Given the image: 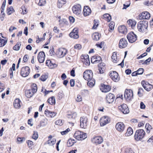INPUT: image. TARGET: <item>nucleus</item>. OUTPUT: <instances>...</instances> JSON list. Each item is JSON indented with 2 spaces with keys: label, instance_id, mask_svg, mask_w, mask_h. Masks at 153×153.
Listing matches in <instances>:
<instances>
[{
  "label": "nucleus",
  "instance_id": "nucleus-1",
  "mask_svg": "<svg viewBox=\"0 0 153 153\" xmlns=\"http://www.w3.org/2000/svg\"><path fill=\"white\" fill-rule=\"evenodd\" d=\"M148 23L147 22L142 21L139 22L137 24V28L139 31L144 33L147 31Z\"/></svg>",
  "mask_w": 153,
  "mask_h": 153
},
{
  "label": "nucleus",
  "instance_id": "nucleus-2",
  "mask_svg": "<svg viewBox=\"0 0 153 153\" xmlns=\"http://www.w3.org/2000/svg\"><path fill=\"white\" fill-rule=\"evenodd\" d=\"M74 136V137L79 140H84L87 137L86 133L79 131H76Z\"/></svg>",
  "mask_w": 153,
  "mask_h": 153
},
{
  "label": "nucleus",
  "instance_id": "nucleus-3",
  "mask_svg": "<svg viewBox=\"0 0 153 153\" xmlns=\"http://www.w3.org/2000/svg\"><path fill=\"white\" fill-rule=\"evenodd\" d=\"M145 132L143 129L137 130L134 135V138L136 140L138 141L143 138Z\"/></svg>",
  "mask_w": 153,
  "mask_h": 153
},
{
  "label": "nucleus",
  "instance_id": "nucleus-4",
  "mask_svg": "<svg viewBox=\"0 0 153 153\" xmlns=\"http://www.w3.org/2000/svg\"><path fill=\"white\" fill-rule=\"evenodd\" d=\"M80 127L81 128L86 129L88 123V119L86 117L82 116L81 117L80 120Z\"/></svg>",
  "mask_w": 153,
  "mask_h": 153
},
{
  "label": "nucleus",
  "instance_id": "nucleus-5",
  "mask_svg": "<svg viewBox=\"0 0 153 153\" xmlns=\"http://www.w3.org/2000/svg\"><path fill=\"white\" fill-rule=\"evenodd\" d=\"M67 51L66 49L61 48L57 50L56 54L57 57L62 58L64 57L67 54Z\"/></svg>",
  "mask_w": 153,
  "mask_h": 153
},
{
  "label": "nucleus",
  "instance_id": "nucleus-6",
  "mask_svg": "<svg viewBox=\"0 0 153 153\" xmlns=\"http://www.w3.org/2000/svg\"><path fill=\"white\" fill-rule=\"evenodd\" d=\"M111 118L108 116H105L102 117L100 119V123L101 126H103L110 123Z\"/></svg>",
  "mask_w": 153,
  "mask_h": 153
},
{
  "label": "nucleus",
  "instance_id": "nucleus-7",
  "mask_svg": "<svg viewBox=\"0 0 153 153\" xmlns=\"http://www.w3.org/2000/svg\"><path fill=\"white\" fill-rule=\"evenodd\" d=\"M133 92L131 89H126L125 92L124 97L127 101L130 100L133 97Z\"/></svg>",
  "mask_w": 153,
  "mask_h": 153
},
{
  "label": "nucleus",
  "instance_id": "nucleus-8",
  "mask_svg": "<svg viewBox=\"0 0 153 153\" xmlns=\"http://www.w3.org/2000/svg\"><path fill=\"white\" fill-rule=\"evenodd\" d=\"M127 37L129 42L132 43L136 40L137 36L134 32H131L128 34Z\"/></svg>",
  "mask_w": 153,
  "mask_h": 153
},
{
  "label": "nucleus",
  "instance_id": "nucleus-9",
  "mask_svg": "<svg viewBox=\"0 0 153 153\" xmlns=\"http://www.w3.org/2000/svg\"><path fill=\"white\" fill-rule=\"evenodd\" d=\"M81 6L79 4L74 6L72 8L73 13L76 15H79L81 14Z\"/></svg>",
  "mask_w": 153,
  "mask_h": 153
},
{
  "label": "nucleus",
  "instance_id": "nucleus-10",
  "mask_svg": "<svg viewBox=\"0 0 153 153\" xmlns=\"http://www.w3.org/2000/svg\"><path fill=\"white\" fill-rule=\"evenodd\" d=\"M93 73L92 71L90 70L85 71L83 73V77L84 79L86 80L93 78Z\"/></svg>",
  "mask_w": 153,
  "mask_h": 153
},
{
  "label": "nucleus",
  "instance_id": "nucleus-11",
  "mask_svg": "<svg viewBox=\"0 0 153 153\" xmlns=\"http://www.w3.org/2000/svg\"><path fill=\"white\" fill-rule=\"evenodd\" d=\"M109 76L112 80L115 82H117L120 79L119 75L116 71H111L109 73Z\"/></svg>",
  "mask_w": 153,
  "mask_h": 153
},
{
  "label": "nucleus",
  "instance_id": "nucleus-12",
  "mask_svg": "<svg viewBox=\"0 0 153 153\" xmlns=\"http://www.w3.org/2000/svg\"><path fill=\"white\" fill-rule=\"evenodd\" d=\"M30 69L28 66L22 67L21 70V75L24 77H26L28 76L30 73Z\"/></svg>",
  "mask_w": 153,
  "mask_h": 153
},
{
  "label": "nucleus",
  "instance_id": "nucleus-13",
  "mask_svg": "<svg viewBox=\"0 0 153 153\" xmlns=\"http://www.w3.org/2000/svg\"><path fill=\"white\" fill-rule=\"evenodd\" d=\"M141 84L143 88L147 91H149L153 88V86L147 82L143 81Z\"/></svg>",
  "mask_w": 153,
  "mask_h": 153
},
{
  "label": "nucleus",
  "instance_id": "nucleus-14",
  "mask_svg": "<svg viewBox=\"0 0 153 153\" xmlns=\"http://www.w3.org/2000/svg\"><path fill=\"white\" fill-rule=\"evenodd\" d=\"M115 128L118 131L122 132L125 129V126L124 123L122 122L117 123L115 125Z\"/></svg>",
  "mask_w": 153,
  "mask_h": 153
},
{
  "label": "nucleus",
  "instance_id": "nucleus-15",
  "mask_svg": "<svg viewBox=\"0 0 153 153\" xmlns=\"http://www.w3.org/2000/svg\"><path fill=\"white\" fill-rule=\"evenodd\" d=\"M118 108L124 114H128L129 112L128 107L126 104H123L119 106Z\"/></svg>",
  "mask_w": 153,
  "mask_h": 153
},
{
  "label": "nucleus",
  "instance_id": "nucleus-16",
  "mask_svg": "<svg viewBox=\"0 0 153 153\" xmlns=\"http://www.w3.org/2000/svg\"><path fill=\"white\" fill-rule=\"evenodd\" d=\"M103 140L102 137L99 136L94 137L91 139L92 142L97 144H101Z\"/></svg>",
  "mask_w": 153,
  "mask_h": 153
},
{
  "label": "nucleus",
  "instance_id": "nucleus-17",
  "mask_svg": "<svg viewBox=\"0 0 153 153\" xmlns=\"http://www.w3.org/2000/svg\"><path fill=\"white\" fill-rule=\"evenodd\" d=\"M70 37L74 39H77L79 37L78 34V29L77 28H74L72 32L69 34Z\"/></svg>",
  "mask_w": 153,
  "mask_h": 153
},
{
  "label": "nucleus",
  "instance_id": "nucleus-18",
  "mask_svg": "<svg viewBox=\"0 0 153 153\" xmlns=\"http://www.w3.org/2000/svg\"><path fill=\"white\" fill-rule=\"evenodd\" d=\"M128 44L127 41L124 38H121L119 41V46L120 48H126Z\"/></svg>",
  "mask_w": 153,
  "mask_h": 153
},
{
  "label": "nucleus",
  "instance_id": "nucleus-19",
  "mask_svg": "<svg viewBox=\"0 0 153 153\" xmlns=\"http://www.w3.org/2000/svg\"><path fill=\"white\" fill-rule=\"evenodd\" d=\"M91 13V10L88 6L84 7L82 13L84 16H87L89 15Z\"/></svg>",
  "mask_w": 153,
  "mask_h": 153
},
{
  "label": "nucleus",
  "instance_id": "nucleus-20",
  "mask_svg": "<svg viewBox=\"0 0 153 153\" xmlns=\"http://www.w3.org/2000/svg\"><path fill=\"white\" fill-rule=\"evenodd\" d=\"M115 97L113 94L109 93L108 94L106 97V99L107 102L110 103L112 102L114 100Z\"/></svg>",
  "mask_w": 153,
  "mask_h": 153
},
{
  "label": "nucleus",
  "instance_id": "nucleus-21",
  "mask_svg": "<svg viewBox=\"0 0 153 153\" xmlns=\"http://www.w3.org/2000/svg\"><path fill=\"white\" fill-rule=\"evenodd\" d=\"M45 53L43 52H41L39 53L38 58L40 63H42L44 62L45 60Z\"/></svg>",
  "mask_w": 153,
  "mask_h": 153
},
{
  "label": "nucleus",
  "instance_id": "nucleus-22",
  "mask_svg": "<svg viewBox=\"0 0 153 153\" xmlns=\"http://www.w3.org/2000/svg\"><path fill=\"white\" fill-rule=\"evenodd\" d=\"M81 58L83 59L82 61L84 64L86 65H90V61L88 55H82Z\"/></svg>",
  "mask_w": 153,
  "mask_h": 153
},
{
  "label": "nucleus",
  "instance_id": "nucleus-23",
  "mask_svg": "<svg viewBox=\"0 0 153 153\" xmlns=\"http://www.w3.org/2000/svg\"><path fill=\"white\" fill-rule=\"evenodd\" d=\"M139 17L143 19H148L150 17V14L148 12H144L139 15Z\"/></svg>",
  "mask_w": 153,
  "mask_h": 153
},
{
  "label": "nucleus",
  "instance_id": "nucleus-24",
  "mask_svg": "<svg viewBox=\"0 0 153 153\" xmlns=\"http://www.w3.org/2000/svg\"><path fill=\"white\" fill-rule=\"evenodd\" d=\"M45 114L48 117H53L56 115V113L47 109L45 111Z\"/></svg>",
  "mask_w": 153,
  "mask_h": 153
},
{
  "label": "nucleus",
  "instance_id": "nucleus-25",
  "mask_svg": "<svg viewBox=\"0 0 153 153\" xmlns=\"http://www.w3.org/2000/svg\"><path fill=\"white\" fill-rule=\"evenodd\" d=\"M101 60V58L100 56H94L91 58V61L93 63H97Z\"/></svg>",
  "mask_w": 153,
  "mask_h": 153
},
{
  "label": "nucleus",
  "instance_id": "nucleus-26",
  "mask_svg": "<svg viewBox=\"0 0 153 153\" xmlns=\"http://www.w3.org/2000/svg\"><path fill=\"white\" fill-rule=\"evenodd\" d=\"M48 121L47 118L43 119L40 122V124L37 126V128H40L41 126H45L48 124Z\"/></svg>",
  "mask_w": 153,
  "mask_h": 153
},
{
  "label": "nucleus",
  "instance_id": "nucleus-27",
  "mask_svg": "<svg viewBox=\"0 0 153 153\" xmlns=\"http://www.w3.org/2000/svg\"><path fill=\"white\" fill-rule=\"evenodd\" d=\"M105 65V64L104 63H101L98 65L99 72L100 74H102L104 73Z\"/></svg>",
  "mask_w": 153,
  "mask_h": 153
},
{
  "label": "nucleus",
  "instance_id": "nucleus-28",
  "mask_svg": "<svg viewBox=\"0 0 153 153\" xmlns=\"http://www.w3.org/2000/svg\"><path fill=\"white\" fill-rule=\"evenodd\" d=\"M7 40L2 36V34L0 33V47H2L6 44Z\"/></svg>",
  "mask_w": 153,
  "mask_h": 153
},
{
  "label": "nucleus",
  "instance_id": "nucleus-29",
  "mask_svg": "<svg viewBox=\"0 0 153 153\" xmlns=\"http://www.w3.org/2000/svg\"><path fill=\"white\" fill-rule=\"evenodd\" d=\"M111 88L108 85H102L100 90L102 92L106 93L110 91Z\"/></svg>",
  "mask_w": 153,
  "mask_h": 153
},
{
  "label": "nucleus",
  "instance_id": "nucleus-30",
  "mask_svg": "<svg viewBox=\"0 0 153 153\" xmlns=\"http://www.w3.org/2000/svg\"><path fill=\"white\" fill-rule=\"evenodd\" d=\"M119 32L123 34H126L127 32V29L125 26L121 25L118 27Z\"/></svg>",
  "mask_w": 153,
  "mask_h": 153
},
{
  "label": "nucleus",
  "instance_id": "nucleus-31",
  "mask_svg": "<svg viewBox=\"0 0 153 153\" xmlns=\"http://www.w3.org/2000/svg\"><path fill=\"white\" fill-rule=\"evenodd\" d=\"M20 102L21 101L19 99H16L15 100L14 103L13 105L14 107L16 108H20Z\"/></svg>",
  "mask_w": 153,
  "mask_h": 153
},
{
  "label": "nucleus",
  "instance_id": "nucleus-32",
  "mask_svg": "<svg viewBox=\"0 0 153 153\" xmlns=\"http://www.w3.org/2000/svg\"><path fill=\"white\" fill-rule=\"evenodd\" d=\"M35 93L31 89L27 90L25 91L26 96L28 98H30L33 96V94Z\"/></svg>",
  "mask_w": 153,
  "mask_h": 153
},
{
  "label": "nucleus",
  "instance_id": "nucleus-33",
  "mask_svg": "<svg viewBox=\"0 0 153 153\" xmlns=\"http://www.w3.org/2000/svg\"><path fill=\"white\" fill-rule=\"evenodd\" d=\"M128 24L132 28H133L136 25V22L133 19H129L127 22Z\"/></svg>",
  "mask_w": 153,
  "mask_h": 153
},
{
  "label": "nucleus",
  "instance_id": "nucleus-34",
  "mask_svg": "<svg viewBox=\"0 0 153 153\" xmlns=\"http://www.w3.org/2000/svg\"><path fill=\"white\" fill-rule=\"evenodd\" d=\"M76 116V113H71L67 115L68 118L72 120H74Z\"/></svg>",
  "mask_w": 153,
  "mask_h": 153
},
{
  "label": "nucleus",
  "instance_id": "nucleus-35",
  "mask_svg": "<svg viewBox=\"0 0 153 153\" xmlns=\"http://www.w3.org/2000/svg\"><path fill=\"white\" fill-rule=\"evenodd\" d=\"M56 140L55 138L50 139L48 140L45 143L46 144H48L50 146H53L56 142Z\"/></svg>",
  "mask_w": 153,
  "mask_h": 153
},
{
  "label": "nucleus",
  "instance_id": "nucleus-36",
  "mask_svg": "<svg viewBox=\"0 0 153 153\" xmlns=\"http://www.w3.org/2000/svg\"><path fill=\"white\" fill-rule=\"evenodd\" d=\"M100 36V34L99 33L97 32L94 33L92 35L93 39L95 40H99Z\"/></svg>",
  "mask_w": 153,
  "mask_h": 153
},
{
  "label": "nucleus",
  "instance_id": "nucleus-37",
  "mask_svg": "<svg viewBox=\"0 0 153 153\" xmlns=\"http://www.w3.org/2000/svg\"><path fill=\"white\" fill-rule=\"evenodd\" d=\"M65 3L66 0H58L57 4V7L59 8H61Z\"/></svg>",
  "mask_w": 153,
  "mask_h": 153
},
{
  "label": "nucleus",
  "instance_id": "nucleus-38",
  "mask_svg": "<svg viewBox=\"0 0 153 153\" xmlns=\"http://www.w3.org/2000/svg\"><path fill=\"white\" fill-rule=\"evenodd\" d=\"M75 143L76 141L74 139L70 138L68 140L67 142V145L68 147L71 146Z\"/></svg>",
  "mask_w": 153,
  "mask_h": 153
},
{
  "label": "nucleus",
  "instance_id": "nucleus-39",
  "mask_svg": "<svg viewBox=\"0 0 153 153\" xmlns=\"http://www.w3.org/2000/svg\"><path fill=\"white\" fill-rule=\"evenodd\" d=\"M133 133L132 129L131 127H129L127 129V131L125 134V136L128 137L131 135Z\"/></svg>",
  "mask_w": 153,
  "mask_h": 153
},
{
  "label": "nucleus",
  "instance_id": "nucleus-40",
  "mask_svg": "<svg viewBox=\"0 0 153 153\" xmlns=\"http://www.w3.org/2000/svg\"><path fill=\"white\" fill-rule=\"evenodd\" d=\"M117 53L116 52H114L113 53L112 55L111 56V59L112 61L115 63H116L118 61V59L117 58Z\"/></svg>",
  "mask_w": 153,
  "mask_h": 153
},
{
  "label": "nucleus",
  "instance_id": "nucleus-41",
  "mask_svg": "<svg viewBox=\"0 0 153 153\" xmlns=\"http://www.w3.org/2000/svg\"><path fill=\"white\" fill-rule=\"evenodd\" d=\"M47 102L51 105H54L55 103V99L54 97H52L49 98Z\"/></svg>",
  "mask_w": 153,
  "mask_h": 153
},
{
  "label": "nucleus",
  "instance_id": "nucleus-42",
  "mask_svg": "<svg viewBox=\"0 0 153 153\" xmlns=\"http://www.w3.org/2000/svg\"><path fill=\"white\" fill-rule=\"evenodd\" d=\"M88 81L87 84L90 87H93L95 84V81L94 79L93 78L89 79Z\"/></svg>",
  "mask_w": 153,
  "mask_h": 153
},
{
  "label": "nucleus",
  "instance_id": "nucleus-43",
  "mask_svg": "<svg viewBox=\"0 0 153 153\" xmlns=\"http://www.w3.org/2000/svg\"><path fill=\"white\" fill-rule=\"evenodd\" d=\"M20 12L22 14L25 15L27 13L26 8L24 6H22L19 10Z\"/></svg>",
  "mask_w": 153,
  "mask_h": 153
},
{
  "label": "nucleus",
  "instance_id": "nucleus-44",
  "mask_svg": "<svg viewBox=\"0 0 153 153\" xmlns=\"http://www.w3.org/2000/svg\"><path fill=\"white\" fill-rule=\"evenodd\" d=\"M145 127L146 129V132L148 133H149L152 129L151 126L148 123L146 124Z\"/></svg>",
  "mask_w": 153,
  "mask_h": 153
},
{
  "label": "nucleus",
  "instance_id": "nucleus-45",
  "mask_svg": "<svg viewBox=\"0 0 153 153\" xmlns=\"http://www.w3.org/2000/svg\"><path fill=\"white\" fill-rule=\"evenodd\" d=\"M14 12L13 7L12 6L8 7L7 9V13L8 15H10Z\"/></svg>",
  "mask_w": 153,
  "mask_h": 153
},
{
  "label": "nucleus",
  "instance_id": "nucleus-46",
  "mask_svg": "<svg viewBox=\"0 0 153 153\" xmlns=\"http://www.w3.org/2000/svg\"><path fill=\"white\" fill-rule=\"evenodd\" d=\"M103 19L108 22H109L111 19V17L110 14L108 13L103 15Z\"/></svg>",
  "mask_w": 153,
  "mask_h": 153
},
{
  "label": "nucleus",
  "instance_id": "nucleus-47",
  "mask_svg": "<svg viewBox=\"0 0 153 153\" xmlns=\"http://www.w3.org/2000/svg\"><path fill=\"white\" fill-rule=\"evenodd\" d=\"M114 23L113 22H111L109 25V29L108 31L110 32H112V31L114 29Z\"/></svg>",
  "mask_w": 153,
  "mask_h": 153
},
{
  "label": "nucleus",
  "instance_id": "nucleus-48",
  "mask_svg": "<svg viewBox=\"0 0 153 153\" xmlns=\"http://www.w3.org/2000/svg\"><path fill=\"white\" fill-rule=\"evenodd\" d=\"M21 45V43L20 42H18L16 45L13 47V50L16 51L19 50L20 48V46Z\"/></svg>",
  "mask_w": 153,
  "mask_h": 153
},
{
  "label": "nucleus",
  "instance_id": "nucleus-49",
  "mask_svg": "<svg viewBox=\"0 0 153 153\" xmlns=\"http://www.w3.org/2000/svg\"><path fill=\"white\" fill-rule=\"evenodd\" d=\"M48 77V76L47 74H43L40 78V79L43 81H45Z\"/></svg>",
  "mask_w": 153,
  "mask_h": 153
},
{
  "label": "nucleus",
  "instance_id": "nucleus-50",
  "mask_svg": "<svg viewBox=\"0 0 153 153\" xmlns=\"http://www.w3.org/2000/svg\"><path fill=\"white\" fill-rule=\"evenodd\" d=\"M38 132L36 131H34L33 134L32 136V138L35 140H36L38 138Z\"/></svg>",
  "mask_w": 153,
  "mask_h": 153
},
{
  "label": "nucleus",
  "instance_id": "nucleus-51",
  "mask_svg": "<svg viewBox=\"0 0 153 153\" xmlns=\"http://www.w3.org/2000/svg\"><path fill=\"white\" fill-rule=\"evenodd\" d=\"M75 100L76 102H79L82 101V97L79 94H78L76 97L75 98Z\"/></svg>",
  "mask_w": 153,
  "mask_h": 153
},
{
  "label": "nucleus",
  "instance_id": "nucleus-52",
  "mask_svg": "<svg viewBox=\"0 0 153 153\" xmlns=\"http://www.w3.org/2000/svg\"><path fill=\"white\" fill-rule=\"evenodd\" d=\"M31 90H32L34 92L36 93L37 91V87L36 85L35 84H33L31 85Z\"/></svg>",
  "mask_w": 153,
  "mask_h": 153
},
{
  "label": "nucleus",
  "instance_id": "nucleus-53",
  "mask_svg": "<svg viewBox=\"0 0 153 153\" xmlns=\"http://www.w3.org/2000/svg\"><path fill=\"white\" fill-rule=\"evenodd\" d=\"M104 42H102L100 43L96 44V46L97 47L101 49L104 46Z\"/></svg>",
  "mask_w": 153,
  "mask_h": 153
},
{
  "label": "nucleus",
  "instance_id": "nucleus-54",
  "mask_svg": "<svg viewBox=\"0 0 153 153\" xmlns=\"http://www.w3.org/2000/svg\"><path fill=\"white\" fill-rule=\"evenodd\" d=\"M55 124L56 125L61 126L63 124L62 120H58L55 121Z\"/></svg>",
  "mask_w": 153,
  "mask_h": 153
},
{
  "label": "nucleus",
  "instance_id": "nucleus-55",
  "mask_svg": "<svg viewBox=\"0 0 153 153\" xmlns=\"http://www.w3.org/2000/svg\"><path fill=\"white\" fill-rule=\"evenodd\" d=\"M74 48L75 49L79 50L81 49L82 46L81 45L79 44H76L74 46Z\"/></svg>",
  "mask_w": 153,
  "mask_h": 153
},
{
  "label": "nucleus",
  "instance_id": "nucleus-56",
  "mask_svg": "<svg viewBox=\"0 0 153 153\" xmlns=\"http://www.w3.org/2000/svg\"><path fill=\"white\" fill-rule=\"evenodd\" d=\"M45 3V0H39L38 5L40 6H42L44 5Z\"/></svg>",
  "mask_w": 153,
  "mask_h": 153
},
{
  "label": "nucleus",
  "instance_id": "nucleus-57",
  "mask_svg": "<svg viewBox=\"0 0 153 153\" xmlns=\"http://www.w3.org/2000/svg\"><path fill=\"white\" fill-rule=\"evenodd\" d=\"M70 131V129L69 128H68L66 130L61 132V133L62 135H65L67 134Z\"/></svg>",
  "mask_w": 153,
  "mask_h": 153
},
{
  "label": "nucleus",
  "instance_id": "nucleus-58",
  "mask_svg": "<svg viewBox=\"0 0 153 153\" xmlns=\"http://www.w3.org/2000/svg\"><path fill=\"white\" fill-rule=\"evenodd\" d=\"M64 95V94L62 92H60L59 93L58 97L59 99L61 100L62 98Z\"/></svg>",
  "mask_w": 153,
  "mask_h": 153
},
{
  "label": "nucleus",
  "instance_id": "nucleus-59",
  "mask_svg": "<svg viewBox=\"0 0 153 153\" xmlns=\"http://www.w3.org/2000/svg\"><path fill=\"white\" fill-rule=\"evenodd\" d=\"M140 107L141 109H144L146 108V105L143 102H141L140 103Z\"/></svg>",
  "mask_w": 153,
  "mask_h": 153
},
{
  "label": "nucleus",
  "instance_id": "nucleus-60",
  "mask_svg": "<svg viewBox=\"0 0 153 153\" xmlns=\"http://www.w3.org/2000/svg\"><path fill=\"white\" fill-rule=\"evenodd\" d=\"M137 71L138 75L142 74L143 72V68H140Z\"/></svg>",
  "mask_w": 153,
  "mask_h": 153
},
{
  "label": "nucleus",
  "instance_id": "nucleus-61",
  "mask_svg": "<svg viewBox=\"0 0 153 153\" xmlns=\"http://www.w3.org/2000/svg\"><path fill=\"white\" fill-rule=\"evenodd\" d=\"M51 61L50 60H47L46 62V64L49 68L53 67V66L51 65L50 64L51 63Z\"/></svg>",
  "mask_w": 153,
  "mask_h": 153
},
{
  "label": "nucleus",
  "instance_id": "nucleus-62",
  "mask_svg": "<svg viewBox=\"0 0 153 153\" xmlns=\"http://www.w3.org/2000/svg\"><path fill=\"white\" fill-rule=\"evenodd\" d=\"M94 25L93 27V29H95L97 28L99 25L98 22H96L95 20H94Z\"/></svg>",
  "mask_w": 153,
  "mask_h": 153
},
{
  "label": "nucleus",
  "instance_id": "nucleus-63",
  "mask_svg": "<svg viewBox=\"0 0 153 153\" xmlns=\"http://www.w3.org/2000/svg\"><path fill=\"white\" fill-rule=\"evenodd\" d=\"M28 59V55L27 54L25 55L23 58V61L25 62H27Z\"/></svg>",
  "mask_w": 153,
  "mask_h": 153
},
{
  "label": "nucleus",
  "instance_id": "nucleus-64",
  "mask_svg": "<svg viewBox=\"0 0 153 153\" xmlns=\"http://www.w3.org/2000/svg\"><path fill=\"white\" fill-rule=\"evenodd\" d=\"M125 153H134L133 151L131 149H126Z\"/></svg>",
  "mask_w": 153,
  "mask_h": 153
}]
</instances>
